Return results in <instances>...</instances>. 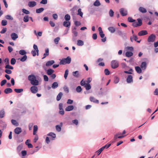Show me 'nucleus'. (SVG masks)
I'll use <instances>...</instances> for the list:
<instances>
[{"mask_svg": "<svg viewBox=\"0 0 158 158\" xmlns=\"http://www.w3.org/2000/svg\"><path fill=\"white\" fill-rule=\"evenodd\" d=\"M28 79L30 81L31 85L34 86H37L39 85V82L36 79L35 76L33 74L30 75L28 77Z\"/></svg>", "mask_w": 158, "mask_h": 158, "instance_id": "f257e3e1", "label": "nucleus"}, {"mask_svg": "<svg viewBox=\"0 0 158 158\" xmlns=\"http://www.w3.org/2000/svg\"><path fill=\"white\" fill-rule=\"evenodd\" d=\"M71 59L69 56L67 57L66 58L62 59L60 62V64L64 65L69 64L71 62Z\"/></svg>", "mask_w": 158, "mask_h": 158, "instance_id": "f03ea898", "label": "nucleus"}, {"mask_svg": "<svg viewBox=\"0 0 158 158\" xmlns=\"http://www.w3.org/2000/svg\"><path fill=\"white\" fill-rule=\"evenodd\" d=\"M118 34L121 36V37L124 40H126L127 39V36H126V33L120 30H118L117 32Z\"/></svg>", "mask_w": 158, "mask_h": 158, "instance_id": "7ed1b4c3", "label": "nucleus"}, {"mask_svg": "<svg viewBox=\"0 0 158 158\" xmlns=\"http://www.w3.org/2000/svg\"><path fill=\"white\" fill-rule=\"evenodd\" d=\"M156 38V35L153 34H152L148 37V42L149 43H153L155 41Z\"/></svg>", "mask_w": 158, "mask_h": 158, "instance_id": "20e7f679", "label": "nucleus"}, {"mask_svg": "<svg viewBox=\"0 0 158 158\" xmlns=\"http://www.w3.org/2000/svg\"><path fill=\"white\" fill-rule=\"evenodd\" d=\"M138 22H134L132 24V25L134 27H137L140 26L142 24V21L140 19H137Z\"/></svg>", "mask_w": 158, "mask_h": 158, "instance_id": "39448f33", "label": "nucleus"}, {"mask_svg": "<svg viewBox=\"0 0 158 158\" xmlns=\"http://www.w3.org/2000/svg\"><path fill=\"white\" fill-rule=\"evenodd\" d=\"M111 65L112 68L115 69L118 67V63L117 61L114 60L112 61Z\"/></svg>", "mask_w": 158, "mask_h": 158, "instance_id": "423d86ee", "label": "nucleus"}, {"mask_svg": "<svg viewBox=\"0 0 158 158\" xmlns=\"http://www.w3.org/2000/svg\"><path fill=\"white\" fill-rule=\"evenodd\" d=\"M120 13L121 15L123 16H125L127 14V10L123 8H122L120 9L119 10Z\"/></svg>", "mask_w": 158, "mask_h": 158, "instance_id": "0eeeda50", "label": "nucleus"}, {"mask_svg": "<svg viewBox=\"0 0 158 158\" xmlns=\"http://www.w3.org/2000/svg\"><path fill=\"white\" fill-rule=\"evenodd\" d=\"M30 90L32 93L35 94L38 92V89L37 86L34 85L31 87Z\"/></svg>", "mask_w": 158, "mask_h": 158, "instance_id": "6e6552de", "label": "nucleus"}, {"mask_svg": "<svg viewBox=\"0 0 158 158\" xmlns=\"http://www.w3.org/2000/svg\"><path fill=\"white\" fill-rule=\"evenodd\" d=\"M10 36L12 39L13 40H15L18 38V35L15 33H12Z\"/></svg>", "mask_w": 158, "mask_h": 158, "instance_id": "1a4fd4ad", "label": "nucleus"}, {"mask_svg": "<svg viewBox=\"0 0 158 158\" xmlns=\"http://www.w3.org/2000/svg\"><path fill=\"white\" fill-rule=\"evenodd\" d=\"M22 129L20 127H17L14 130L15 133L17 134H19L22 132Z\"/></svg>", "mask_w": 158, "mask_h": 158, "instance_id": "9d476101", "label": "nucleus"}, {"mask_svg": "<svg viewBox=\"0 0 158 158\" xmlns=\"http://www.w3.org/2000/svg\"><path fill=\"white\" fill-rule=\"evenodd\" d=\"M132 77L131 75H129L127 79V82L128 83H131L133 82Z\"/></svg>", "mask_w": 158, "mask_h": 158, "instance_id": "9b49d317", "label": "nucleus"}, {"mask_svg": "<svg viewBox=\"0 0 158 158\" xmlns=\"http://www.w3.org/2000/svg\"><path fill=\"white\" fill-rule=\"evenodd\" d=\"M74 107L73 105H70L67 106L65 109V110L67 111H70L73 110Z\"/></svg>", "mask_w": 158, "mask_h": 158, "instance_id": "f8f14e48", "label": "nucleus"}, {"mask_svg": "<svg viewBox=\"0 0 158 158\" xmlns=\"http://www.w3.org/2000/svg\"><path fill=\"white\" fill-rule=\"evenodd\" d=\"M36 4V2L35 1H30L28 3V6L30 7L35 6Z\"/></svg>", "mask_w": 158, "mask_h": 158, "instance_id": "ddd939ff", "label": "nucleus"}, {"mask_svg": "<svg viewBox=\"0 0 158 158\" xmlns=\"http://www.w3.org/2000/svg\"><path fill=\"white\" fill-rule=\"evenodd\" d=\"M148 34L147 31L146 30H143L139 32L138 35L139 36L144 35Z\"/></svg>", "mask_w": 158, "mask_h": 158, "instance_id": "4468645a", "label": "nucleus"}, {"mask_svg": "<svg viewBox=\"0 0 158 158\" xmlns=\"http://www.w3.org/2000/svg\"><path fill=\"white\" fill-rule=\"evenodd\" d=\"M89 99L90 101L91 102H93L96 103H99V101L96 99L94 97H90Z\"/></svg>", "mask_w": 158, "mask_h": 158, "instance_id": "2eb2a0df", "label": "nucleus"}, {"mask_svg": "<svg viewBox=\"0 0 158 158\" xmlns=\"http://www.w3.org/2000/svg\"><path fill=\"white\" fill-rule=\"evenodd\" d=\"M55 63L54 60H51L48 61L46 64V66H49L52 65Z\"/></svg>", "mask_w": 158, "mask_h": 158, "instance_id": "dca6fc26", "label": "nucleus"}, {"mask_svg": "<svg viewBox=\"0 0 158 158\" xmlns=\"http://www.w3.org/2000/svg\"><path fill=\"white\" fill-rule=\"evenodd\" d=\"M45 53L44 54V57L42 58V59H44L49 54V49L48 48H47L45 49Z\"/></svg>", "mask_w": 158, "mask_h": 158, "instance_id": "f3484780", "label": "nucleus"}, {"mask_svg": "<svg viewBox=\"0 0 158 158\" xmlns=\"http://www.w3.org/2000/svg\"><path fill=\"white\" fill-rule=\"evenodd\" d=\"M63 93L62 92H60L56 97V100L57 101H59L60 100L61 97L63 95Z\"/></svg>", "mask_w": 158, "mask_h": 158, "instance_id": "a211bd4d", "label": "nucleus"}, {"mask_svg": "<svg viewBox=\"0 0 158 158\" xmlns=\"http://www.w3.org/2000/svg\"><path fill=\"white\" fill-rule=\"evenodd\" d=\"M23 146V143H21L19 145L17 148V150L18 152H19L22 149Z\"/></svg>", "mask_w": 158, "mask_h": 158, "instance_id": "6ab92c4d", "label": "nucleus"}, {"mask_svg": "<svg viewBox=\"0 0 158 158\" xmlns=\"http://www.w3.org/2000/svg\"><path fill=\"white\" fill-rule=\"evenodd\" d=\"M58 86V83L56 82H54L52 84V88L53 89L56 88Z\"/></svg>", "mask_w": 158, "mask_h": 158, "instance_id": "aec40b11", "label": "nucleus"}, {"mask_svg": "<svg viewBox=\"0 0 158 158\" xmlns=\"http://www.w3.org/2000/svg\"><path fill=\"white\" fill-rule=\"evenodd\" d=\"M139 10L140 12L144 13L147 12L146 9L142 7H140L139 9Z\"/></svg>", "mask_w": 158, "mask_h": 158, "instance_id": "412c9836", "label": "nucleus"}, {"mask_svg": "<svg viewBox=\"0 0 158 158\" xmlns=\"http://www.w3.org/2000/svg\"><path fill=\"white\" fill-rule=\"evenodd\" d=\"M54 72V70L51 69H48L47 71V73L48 75H51Z\"/></svg>", "mask_w": 158, "mask_h": 158, "instance_id": "4be33fe9", "label": "nucleus"}, {"mask_svg": "<svg viewBox=\"0 0 158 158\" xmlns=\"http://www.w3.org/2000/svg\"><path fill=\"white\" fill-rule=\"evenodd\" d=\"M48 135V136H50L52 137V139H51L52 140H54V139L56 138V134L53 133L52 132H50L49 133Z\"/></svg>", "mask_w": 158, "mask_h": 158, "instance_id": "5701e85b", "label": "nucleus"}, {"mask_svg": "<svg viewBox=\"0 0 158 158\" xmlns=\"http://www.w3.org/2000/svg\"><path fill=\"white\" fill-rule=\"evenodd\" d=\"M108 30L111 33H114L115 31V28L113 27H109L108 28Z\"/></svg>", "mask_w": 158, "mask_h": 158, "instance_id": "b1692460", "label": "nucleus"}, {"mask_svg": "<svg viewBox=\"0 0 158 158\" xmlns=\"http://www.w3.org/2000/svg\"><path fill=\"white\" fill-rule=\"evenodd\" d=\"M73 75L76 77H78L80 76L79 71H78L73 72Z\"/></svg>", "mask_w": 158, "mask_h": 158, "instance_id": "393cba45", "label": "nucleus"}, {"mask_svg": "<svg viewBox=\"0 0 158 158\" xmlns=\"http://www.w3.org/2000/svg\"><path fill=\"white\" fill-rule=\"evenodd\" d=\"M141 67L143 69H145L147 67V64L145 62H142L141 65Z\"/></svg>", "mask_w": 158, "mask_h": 158, "instance_id": "a878e982", "label": "nucleus"}, {"mask_svg": "<svg viewBox=\"0 0 158 158\" xmlns=\"http://www.w3.org/2000/svg\"><path fill=\"white\" fill-rule=\"evenodd\" d=\"M4 93L6 94H7L11 93L12 92V90L10 88H7L4 90Z\"/></svg>", "mask_w": 158, "mask_h": 158, "instance_id": "bb28decb", "label": "nucleus"}, {"mask_svg": "<svg viewBox=\"0 0 158 158\" xmlns=\"http://www.w3.org/2000/svg\"><path fill=\"white\" fill-rule=\"evenodd\" d=\"M63 25L64 26L68 27L70 25V22L69 21H65L63 22Z\"/></svg>", "mask_w": 158, "mask_h": 158, "instance_id": "cd10ccee", "label": "nucleus"}, {"mask_svg": "<svg viewBox=\"0 0 158 158\" xmlns=\"http://www.w3.org/2000/svg\"><path fill=\"white\" fill-rule=\"evenodd\" d=\"M73 20L74 22L75 25L76 26H79L81 25V23L79 21H76L74 17L73 18Z\"/></svg>", "mask_w": 158, "mask_h": 158, "instance_id": "c85d7f7f", "label": "nucleus"}, {"mask_svg": "<svg viewBox=\"0 0 158 158\" xmlns=\"http://www.w3.org/2000/svg\"><path fill=\"white\" fill-rule=\"evenodd\" d=\"M29 17L28 15H25L23 18V20L24 22L27 23L29 20Z\"/></svg>", "mask_w": 158, "mask_h": 158, "instance_id": "c756f323", "label": "nucleus"}, {"mask_svg": "<svg viewBox=\"0 0 158 158\" xmlns=\"http://www.w3.org/2000/svg\"><path fill=\"white\" fill-rule=\"evenodd\" d=\"M5 112L3 109H2L0 111V118H2L4 116Z\"/></svg>", "mask_w": 158, "mask_h": 158, "instance_id": "7c9ffc66", "label": "nucleus"}, {"mask_svg": "<svg viewBox=\"0 0 158 158\" xmlns=\"http://www.w3.org/2000/svg\"><path fill=\"white\" fill-rule=\"evenodd\" d=\"M77 15L80 16L81 17H82L83 13L81 11V9L79 8L78 9L77 11Z\"/></svg>", "mask_w": 158, "mask_h": 158, "instance_id": "2f4dec72", "label": "nucleus"}, {"mask_svg": "<svg viewBox=\"0 0 158 158\" xmlns=\"http://www.w3.org/2000/svg\"><path fill=\"white\" fill-rule=\"evenodd\" d=\"M135 69L137 72L138 73H140L142 72V70L139 66H136Z\"/></svg>", "mask_w": 158, "mask_h": 158, "instance_id": "473e14b6", "label": "nucleus"}, {"mask_svg": "<svg viewBox=\"0 0 158 158\" xmlns=\"http://www.w3.org/2000/svg\"><path fill=\"white\" fill-rule=\"evenodd\" d=\"M93 5L95 6H98L101 5V3L99 0H96L94 3Z\"/></svg>", "mask_w": 158, "mask_h": 158, "instance_id": "72a5a7b5", "label": "nucleus"}, {"mask_svg": "<svg viewBox=\"0 0 158 158\" xmlns=\"http://www.w3.org/2000/svg\"><path fill=\"white\" fill-rule=\"evenodd\" d=\"M77 44L79 46H82L84 44V42L81 40H78L77 41Z\"/></svg>", "mask_w": 158, "mask_h": 158, "instance_id": "f704fd0d", "label": "nucleus"}, {"mask_svg": "<svg viewBox=\"0 0 158 158\" xmlns=\"http://www.w3.org/2000/svg\"><path fill=\"white\" fill-rule=\"evenodd\" d=\"M133 55V53L131 52L127 51L126 53V56L127 57H130L132 56Z\"/></svg>", "mask_w": 158, "mask_h": 158, "instance_id": "c9c22d12", "label": "nucleus"}, {"mask_svg": "<svg viewBox=\"0 0 158 158\" xmlns=\"http://www.w3.org/2000/svg\"><path fill=\"white\" fill-rule=\"evenodd\" d=\"M44 9L43 8H40L39 9H37L36 10V12L37 13H40L42 12Z\"/></svg>", "mask_w": 158, "mask_h": 158, "instance_id": "e433bc0d", "label": "nucleus"}, {"mask_svg": "<svg viewBox=\"0 0 158 158\" xmlns=\"http://www.w3.org/2000/svg\"><path fill=\"white\" fill-rule=\"evenodd\" d=\"M33 48L34 49V50H35L37 52V55H39V50L37 47V46L35 44H34Z\"/></svg>", "mask_w": 158, "mask_h": 158, "instance_id": "4c0bfd02", "label": "nucleus"}, {"mask_svg": "<svg viewBox=\"0 0 158 158\" xmlns=\"http://www.w3.org/2000/svg\"><path fill=\"white\" fill-rule=\"evenodd\" d=\"M84 87L87 90H89L91 88L90 85L89 83H87Z\"/></svg>", "mask_w": 158, "mask_h": 158, "instance_id": "58836bf2", "label": "nucleus"}, {"mask_svg": "<svg viewBox=\"0 0 158 158\" xmlns=\"http://www.w3.org/2000/svg\"><path fill=\"white\" fill-rule=\"evenodd\" d=\"M5 18L7 19L10 20H12L13 19V18L10 15H7L5 16Z\"/></svg>", "mask_w": 158, "mask_h": 158, "instance_id": "ea45409f", "label": "nucleus"}, {"mask_svg": "<svg viewBox=\"0 0 158 158\" xmlns=\"http://www.w3.org/2000/svg\"><path fill=\"white\" fill-rule=\"evenodd\" d=\"M14 90L17 93H19L23 92V89H15Z\"/></svg>", "mask_w": 158, "mask_h": 158, "instance_id": "a19ab883", "label": "nucleus"}, {"mask_svg": "<svg viewBox=\"0 0 158 158\" xmlns=\"http://www.w3.org/2000/svg\"><path fill=\"white\" fill-rule=\"evenodd\" d=\"M5 68L7 69H13L14 68L13 67L10 65L9 64H7L6 65Z\"/></svg>", "mask_w": 158, "mask_h": 158, "instance_id": "79ce46f5", "label": "nucleus"}, {"mask_svg": "<svg viewBox=\"0 0 158 158\" xmlns=\"http://www.w3.org/2000/svg\"><path fill=\"white\" fill-rule=\"evenodd\" d=\"M22 11L23 13L26 15L29 14L30 13V12L28 10L25 9H22Z\"/></svg>", "mask_w": 158, "mask_h": 158, "instance_id": "37998d69", "label": "nucleus"}, {"mask_svg": "<svg viewBox=\"0 0 158 158\" xmlns=\"http://www.w3.org/2000/svg\"><path fill=\"white\" fill-rule=\"evenodd\" d=\"M19 53L20 54L22 55H25L26 53V52L24 50H21L19 51Z\"/></svg>", "mask_w": 158, "mask_h": 158, "instance_id": "c03bdc74", "label": "nucleus"}, {"mask_svg": "<svg viewBox=\"0 0 158 158\" xmlns=\"http://www.w3.org/2000/svg\"><path fill=\"white\" fill-rule=\"evenodd\" d=\"M64 19L66 21H69L70 19V16L68 14H66L65 15Z\"/></svg>", "mask_w": 158, "mask_h": 158, "instance_id": "a18cd8bd", "label": "nucleus"}, {"mask_svg": "<svg viewBox=\"0 0 158 158\" xmlns=\"http://www.w3.org/2000/svg\"><path fill=\"white\" fill-rule=\"evenodd\" d=\"M27 59V56L26 55H24L20 59V61L22 62L25 61Z\"/></svg>", "mask_w": 158, "mask_h": 158, "instance_id": "49530a36", "label": "nucleus"}, {"mask_svg": "<svg viewBox=\"0 0 158 158\" xmlns=\"http://www.w3.org/2000/svg\"><path fill=\"white\" fill-rule=\"evenodd\" d=\"M56 131L58 132L60 131L61 130V127L59 125H57L56 126Z\"/></svg>", "mask_w": 158, "mask_h": 158, "instance_id": "de8ad7c7", "label": "nucleus"}, {"mask_svg": "<svg viewBox=\"0 0 158 158\" xmlns=\"http://www.w3.org/2000/svg\"><path fill=\"white\" fill-rule=\"evenodd\" d=\"M69 74V70L68 69H66L64 73V77L65 79H66L67 77L68 76V75Z\"/></svg>", "mask_w": 158, "mask_h": 158, "instance_id": "09e8293b", "label": "nucleus"}, {"mask_svg": "<svg viewBox=\"0 0 158 158\" xmlns=\"http://www.w3.org/2000/svg\"><path fill=\"white\" fill-rule=\"evenodd\" d=\"M7 22L5 20H2L1 22L2 25L3 26H5L7 24Z\"/></svg>", "mask_w": 158, "mask_h": 158, "instance_id": "8fccbe9b", "label": "nucleus"}, {"mask_svg": "<svg viewBox=\"0 0 158 158\" xmlns=\"http://www.w3.org/2000/svg\"><path fill=\"white\" fill-rule=\"evenodd\" d=\"M114 12L112 9H110L109 11V15L110 17H112L114 16Z\"/></svg>", "mask_w": 158, "mask_h": 158, "instance_id": "3c124183", "label": "nucleus"}, {"mask_svg": "<svg viewBox=\"0 0 158 158\" xmlns=\"http://www.w3.org/2000/svg\"><path fill=\"white\" fill-rule=\"evenodd\" d=\"M63 89L64 91L67 93H68L69 92V88L66 86H64L63 87Z\"/></svg>", "mask_w": 158, "mask_h": 158, "instance_id": "603ef678", "label": "nucleus"}, {"mask_svg": "<svg viewBox=\"0 0 158 158\" xmlns=\"http://www.w3.org/2000/svg\"><path fill=\"white\" fill-rule=\"evenodd\" d=\"M16 61V60L14 58H12L10 60V63L12 65H14L15 64Z\"/></svg>", "mask_w": 158, "mask_h": 158, "instance_id": "864d4df0", "label": "nucleus"}, {"mask_svg": "<svg viewBox=\"0 0 158 158\" xmlns=\"http://www.w3.org/2000/svg\"><path fill=\"white\" fill-rule=\"evenodd\" d=\"M60 39V38L59 37H57L54 39V41L56 44H58Z\"/></svg>", "mask_w": 158, "mask_h": 158, "instance_id": "5fc2aeb1", "label": "nucleus"}, {"mask_svg": "<svg viewBox=\"0 0 158 158\" xmlns=\"http://www.w3.org/2000/svg\"><path fill=\"white\" fill-rule=\"evenodd\" d=\"M119 78L117 77H115L114 81V82L115 84H117L119 82Z\"/></svg>", "mask_w": 158, "mask_h": 158, "instance_id": "6e6d98bb", "label": "nucleus"}, {"mask_svg": "<svg viewBox=\"0 0 158 158\" xmlns=\"http://www.w3.org/2000/svg\"><path fill=\"white\" fill-rule=\"evenodd\" d=\"M76 91L77 92L80 93L82 90V89L80 86H78L76 88Z\"/></svg>", "mask_w": 158, "mask_h": 158, "instance_id": "4d7b16f0", "label": "nucleus"}, {"mask_svg": "<svg viewBox=\"0 0 158 158\" xmlns=\"http://www.w3.org/2000/svg\"><path fill=\"white\" fill-rule=\"evenodd\" d=\"M5 72L8 74H11L12 73V71L9 69H6L5 70Z\"/></svg>", "mask_w": 158, "mask_h": 158, "instance_id": "13d9d810", "label": "nucleus"}, {"mask_svg": "<svg viewBox=\"0 0 158 158\" xmlns=\"http://www.w3.org/2000/svg\"><path fill=\"white\" fill-rule=\"evenodd\" d=\"M111 145V144H106L104 146L102 147V148L104 150L105 148L107 149Z\"/></svg>", "mask_w": 158, "mask_h": 158, "instance_id": "bf43d9fd", "label": "nucleus"}, {"mask_svg": "<svg viewBox=\"0 0 158 158\" xmlns=\"http://www.w3.org/2000/svg\"><path fill=\"white\" fill-rule=\"evenodd\" d=\"M87 83H86L85 81H84V79H82L81 81V85L82 86H85Z\"/></svg>", "mask_w": 158, "mask_h": 158, "instance_id": "052dcab7", "label": "nucleus"}, {"mask_svg": "<svg viewBox=\"0 0 158 158\" xmlns=\"http://www.w3.org/2000/svg\"><path fill=\"white\" fill-rule=\"evenodd\" d=\"M11 122L13 125L17 126L18 123L15 120L12 119L11 120Z\"/></svg>", "mask_w": 158, "mask_h": 158, "instance_id": "680f3d73", "label": "nucleus"}, {"mask_svg": "<svg viewBox=\"0 0 158 158\" xmlns=\"http://www.w3.org/2000/svg\"><path fill=\"white\" fill-rule=\"evenodd\" d=\"M6 82V80L5 79L3 80L1 82V85L2 86L4 85Z\"/></svg>", "mask_w": 158, "mask_h": 158, "instance_id": "e2e57ef3", "label": "nucleus"}, {"mask_svg": "<svg viewBox=\"0 0 158 158\" xmlns=\"http://www.w3.org/2000/svg\"><path fill=\"white\" fill-rule=\"evenodd\" d=\"M104 73L106 75H108L110 74V72L108 69H105L104 70Z\"/></svg>", "mask_w": 158, "mask_h": 158, "instance_id": "0e129e2a", "label": "nucleus"}, {"mask_svg": "<svg viewBox=\"0 0 158 158\" xmlns=\"http://www.w3.org/2000/svg\"><path fill=\"white\" fill-rule=\"evenodd\" d=\"M21 153L23 156H25L27 155V152L25 150H23L22 151Z\"/></svg>", "mask_w": 158, "mask_h": 158, "instance_id": "69168bd1", "label": "nucleus"}, {"mask_svg": "<svg viewBox=\"0 0 158 158\" xmlns=\"http://www.w3.org/2000/svg\"><path fill=\"white\" fill-rule=\"evenodd\" d=\"M72 32L73 33L74 36L75 37H76L77 36L78 33L76 31H74L73 30Z\"/></svg>", "mask_w": 158, "mask_h": 158, "instance_id": "338daca9", "label": "nucleus"}, {"mask_svg": "<svg viewBox=\"0 0 158 158\" xmlns=\"http://www.w3.org/2000/svg\"><path fill=\"white\" fill-rule=\"evenodd\" d=\"M52 17L55 20H56L58 19V15L56 14H54L52 15Z\"/></svg>", "mask_w": 158, "mask_h": 158, "instance_id": "774afa93", "label": "nucleus"}]
</instances>
